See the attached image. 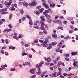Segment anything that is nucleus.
Listing matches in <instances>:
<instances>
[{
  "mask_svg": "<svg viewBox=\"0 0 78 78\" xmlns=\"http://www.w3.org/2000/svg\"><path fill=\"white\" fill-rule=\"evenodd\" d=\"M35 67L36 68H38L37 72L36 73L37 74V75H40L41 72V70L40 69V67H39V65L37 64Z\"/></svg>",
  "mask_w": 78,
  "mask_h": 78,
  "instance_id": "f257e3e1",
  "label": "nucleus"
},
{
  "mask_svg": "<svg viewBox=\"0 0 78 78\" xmlns=\"http://www.w3.org/2000/svg\"><path fill=\"white\" fill-rule=\"evenodd\" d=\"M39 23V21L38 20H37L36 21L34 22V28L36 29H38L39 27L37 25V23Z\"/></svg>",
  "mask_w": 78,
  "mask_h": 78,
  "instance_id": "f03ea898",
  "label": "nucleus"
},
{
  "mask_svg": "<svg viewBox=\"0 0 78 78\" xmlns=\"http://www.w3.org/2000/svg\"><path fill=\"white\" fill-rule=\"evenodd\" d=\"M49 42V40H46L44 41V43L41 44V45H42V46L44 47H48L47 42Z\"/></svg>",
  "mask_w": 78,
  "mask_h": 78,
  "instance_id": "7ed1b4c3",
  "label": "nucleus"
},
{
  "mask_svg": "<svg viewBox=\"0 0 78 78\" xmlns=\"http://www.w3.org/2000/svg\"><path fill=\"white\" fill-rule=\"evenodd\" d=\"M40 24L41 26H44L45 27V28L47 30L48 29V26L45 25V23H44V22L42 21H40Z\"/></svg>",
  "mask_w": 78,
  "mask_h": 78,
  "instance_id": "20e7f679",
  "label": "nucleus"
},
{
  "mask_svg": "<svg viewBox=\"0 0 78 78\" xmlns=\"http://www.w3.org/2000/svg\"><path fill=\"white\" fill-rule=\"evenodd\" d=\"M37 4V2H36L33 1L31 3H30L29 4V5L30 6H35L36 4Z\"/></svg>",
  "mask_w": 78,
  "mask_h": 78,
  "instance_id": "39448f33",
  "label": "nucleus"
},
{
  "mask_svg": "<svg viewBox=\"0 0 78 78\" xmlns=\"http://www.w3.org/2000/svg\"><path fill=\"white\" fill-rule=\"evenodd\" d=\"M30 72L31 73L34 74V73H35V72H36V68H33V69H30Z\"/></svg>",
  "mask_w": 78,
  "mask_h": 78,
  "instance_id": "423d86ee",
  "label": "nucleus"
},
{
  "mask_svg": "<svg viewBox=\"0 0 78 78\" xmlns=\"http://www.w3.org/2000/svg\"><path fill=\"white\" fill-rule=\"evenodd\" d=\"M44 59H45L46 61H47L48 62H51V59L50 57H48L47 58H44Z\"/></svg>",
  "mask_w": 78,
  "mask_h": 78,
  "instance_id": "0eeeda50",
  "label": "nucleus"
},
{
  "mask_svg": "<svg viewBox=\"0 0 78 78\" xmlns=\"http://www.w3.org/2000/svg\"><path fill=\"white\" fill-rule=\"evenodd\" d=\"M4 4L5 5H6V7L7 8H9V6L11 5V4L9 3L8 2H4Z\"/></svg>",
  "mask_w": 78,
  "mask_h": 78,
  "instance_id": "6e6552de",
  "label": "nucleus"
},
{
  "mask_svg": "<svg viewBox=\"0 0 78 78\" xmlns=\"http://www.w3.org/2000/svg\"><path fill=\"white\" fill-rule=\"evenodd\" d=\"M46 73H47L46 71L43 72V73H42L41 75V77H42V78H43V77H44L45 76V74Z\"/></svg>",
  "mask_w": 78,
  "mask_h": 78,
  "instance_id": "1a4fd4ad",
  "label": "nucleus"
},
{
  "mask_svg": "<svg viewBox=\"0 0 78 78\" xmlns=\"http://www.w3.org/2000/svg\"><path fill=\"white\" fill-rule=\"evenodd\" d=\"M22 4L23 6H26V7H27L29 5L28 4L25 2H23Z\"/></svg>",
  "mask_w": 78,
  "mask_h": 78,
  "instance_id": "9d476101",
  "label": "nucleus"
},
{
  "mask_svg": "<svg viewBox=\"0 0 78 78\" xmlns=\"http://www.w3.org/2000/svg\"><path fill=\"white\" fill-rule=\"evenodd\" d=\"M52 37L54 38V39H56L57 38V35L55 34H52Z\"/></svg>",
  "mask_w": 78,
  "mask_h": 78,
  "instance_id": "9b49d317",
  "label": "nucleus"
},
{
  "mask_svg": "<svg viewBox=\"0 0 78 78\" xmlns=\"http://www.w3.org/2000/svg\"><path fill=\"white\" fill-rule=\"evenodd\" d=\"M49 12V11L48 10H46L44 12H43V14L44 16H46L47 14V13H48Z\"/></svg>",
  "mask_w": 78,
  "mask_h": 78,
  "instance_id": "f8f14e48",
  "label": "nucleus"
},
{
  "mask_svg": "<svg viewBox=\"0 0 78 78\" xmlns=\"http://www.w3.org/2000/svg\"><path fill=\"white\" fill-rule=\"evenodd\" d=\"M40 18L42 22H44V21H45V18H44V16H41L40 17Z\"/></svg>",
  "mask_w": 78,
  "mask_h": 78,
  "instance_id": "ddd939ff",
  "label": "nucleus"
},
{
  "mask_svg": "<svg viewBox=\"0 0 78 78\" xmlns=\"http://www.w3.org/2000/svg\"><path fill=\"white\" fill-rule=\"evenodd\" d=\"M51 48H52L51 44H49L48 45V46L47 48V49H48V50H50Z\"/></svg>",
  "mask_w": 78,
  "mask_h": 78,
  "instance_id": "4468645a",
  "label": "nucleus"
},
{
  "mask_svg": "<svg viewBox=\"0 0 78 78\" xmlns=\"http://www.w3.org/2000/svg\"><path fill=\"white\" fill-rule=\"evenodd\" d=\"M7 8H5V9H3L1 10V12H4V11H7Z\"/></svg>",
  "mask_w": 78,
  "mask_h": 78,
  "instance_id": "2eb2a0df",
  "label": "nucleus"
},
{
  "mask_svg": "<svg viewBox=\"0 0 78 78\" xmlns=\"http://www.w3.org/2000/svg\"><path fill=\"white\" fill-rule=\"evenodd\" d=\"M30 21L29 22V24H30V25H33L34 24L33 23H32L33 21L31 20H29Z\"/></svg>",
  "mask_w": 78,
  "mask_h": 78,
  "instance_id": "dca6fc26",
  "label": "nucleus"
},
{
  "mask_svg": "<svg viewBox=\"0 0 78 78\" xmlns=\"http://www.w3.org/2000/svg\"><path fill=\"white\" fill-rule=\"evenodd\" d=\"M9 49H12V50H15V47H13L12 46H10L9 47Z\"/></svg>",
  "mask_w": 78,
  "mask_h": 78,
  "instance_id": "f3484780",
  "label": "nucleus"
},
{
  "mask_svg": "<svg viewBox=\"0 0 78 78\" xmlns=\"http://www.w3.org/2000/svg\"><path fill=\"white\" fill-rule=\"evenodd\" d=\"M72 55H73V56L77 55V53L75 52H73L72 53Z\"/></svg>",
  "mask_w": 78,
  "mask_h": 78,
  "instance_id": "a211bd4d",
  "label": "nucleus"
},
{
  "mask_svg": "<svg viewBox=\"0 0 78 78\" xmlns=\"http://www.w3.org/2000/svg\"><path fill=\"white\" fill-rule=\"evenodd\" d=\"M24 63L25 64V65H28L29 66H30V62H24Z\"/></svg>",
  "mask_w": 78,
  "mask_h": 78,
  "instance_id": "6ab92c4d",
  "label": "nucleus"
},
{
  "mask_svg": "<svg viewBox=\"0 0 78 78\" xmlns=\"http://www.w3.org/2000/svg\"><path fill=\"white\" fill-rule=\"evenodd\" d=\"M44 27V26H41L40 27V29L41 30H45V28Z\"/></svg>",
  "mask_w": 78,
  "mask_h": 78,
  "instance_id": "aec40b11",
  "label": "nucleus"
},
{
  "mask_svg": "<svg viewBox=\"0 0 78 78\" xmlns=\"http://www.w3.org/2000/svg\"><path fill=\"white\" fill-rule=\"evenodd\" d=\"M20 12L21 14H23L24 13V11L23 9H21L20 10Z\"/></svg>",
  "mask_w": 78,
  "mask_h": 78,
  "instance_id": "412c9836",
  "label": "nucleus"
},
{
  "mask_svg": "<svg viewBox=\"0 0 78 78\" xmlns=\"http://www.w3.org/2000/svg\"><path fill=\"white\" fill-rule=\"evenodd\" d=\"M50 6L52 8L53 7H55V4H51V3H50Z\"/></svg>",
  "mask_w": 78,
  "mask_h": 78,
  "instance_id": "4be33fe9",
  "label": "nucleus"
},
{
  "mask_svg": "<svg viewBox=\"0 0 78 78\" xmlns=\"http://www.w3.org/2000/svg\"><path fill=\"white\" fill-rule=\"evenodd\" d=\"M44 62H40L39 65V67H41V66H42V64H43Z\"/></svg>",
  "mask_w": 78,
  "mask_h": 78,
  "instance_id": "5701e85b",
  "label": "nucleus"
},
{
  "mask_svg": "<svg viewBox=\"0 0 78 78\" xmlns=\"http://www.w3.org/2000/svg\"><path fill=\"white\" fill-rule=\"evenodd\" d=\"M62 42H64V41L63 40H62L61 41V42H60L59 43V45H58V47H60V45H62Z\"/></svg>",
  "mask_w": 78,
  "mask_h": 78,
  "instance_id": "b1692460",
  "label": "nucleus"
},
{
  "mask_svg": "<svg viewBox=\"0 0 78 78\" xmlns=\"http://www.w3.org/2000/svg\"><path fill=\"white\" fill-rule=\"evenodd\" d=\"M57 44V43L56 42H54L52 43L51 45H56Z\"/></svg>",
  "mask_w": 78,
  "mask_h": 78,
  "instance_id": "393cba45",
  "label": "nucleus"
},
{
  "mask_svg": "<svg viewBox=\"0 0 78 78\" xmlns=\"http://www.w3.org/2000/svg\"><path fill=\"white\" fill-rule=\"evenodd\" d=\"M44 10V8H42L41 9H39V11H40L41 13H42V12H43V11Z\"/></svg>",
  "mask_w": 78,
  "mask_h": 78,
  "instance_id": "a878e982",
  "label": "nucleus"
},
{
  "mask_svg": "<svg viewBox=\"0 0 78 78\" xmlns=\"http://www.w3.org/2000/svg\"><path fill=\"white\" fill-rule=\"evenodd\" d=\"M46 17L47 18V19H50V15L47 14L46 15H45Z\"/></svg>",
  "mask_w": 78,
  "mask_h": 78,
  "instance_id": "bb28decb",
  "label": "nucleus"
},
{
  "mask_svg": "<svg viewBox=\"0 0 78 78\" xmlns=\"http://www.w3.org/2000/svg\"><path fill=\"white\" fill-rule=\"evenodd\" d=\"M34 42L35 44H38V39H36L34 41Z\"/></svg>",
  "mask_w": 78,
  "mask_h": 78,
  "instance_id": "cd10ccee",
  "label": "nucleus"
},
{
  "mask_svg": "<svg viewBox=\"0 0 78 78\" xmlns=\"http://www.w3.org/2000/svg\"><path fill=\"white\" fill-rule=\"evenodd\" d=\"M39 34L40 36H42L44 34V33L42 32H39Z\"/></svg>",
  "mask_w": 78,
  "mask_h": 78,
  "instance_id": "c85d7f7f",
  "label": "nucleus"
},
{
  "mask_svg": "<svg viewBox=\"0 0 78 78\" xmlns=\"http://www.w3.org/2000/svg\"><path fill=\"white\" fill-rule=\"evenodd\" d=\"M60 59V57H57L56 58H55V61H59V59Z\"/></svg>",
  "mask_w": 78,
  "mask_h": 78,
  "instance_id": "c756f323",
  "label": "nucleus"
},
{
  "mask_svg": "<svg viewBox=\"0 0 78 78\" xmlns=\"http://www.w3.org/2000/svg\"><path fill=\"white\" fill-rule=\"evenodd\" d=\"M56 74L57 73L56 72H55V73H53L52 75L53 76H55V77H56Z\"/></svg>",
  "mask_w": 78,
  "mask_h": 78,
  "instance_id": "7c9ffc66",
  "label": "nucleus"
},
{
  "mask_svg": "<svg viewBox=\"0 0 78 78\" xmlns=\"http://www.w3.org/2000/svg\"><path fill=\"white\" fill-rule=\"evenodd\" d=\"M67 19L69 20H70V21L72 20H73V18L72 17H69V18H68Z\"/></svg>",
  "mask_w": 78,
  "mask_h": 78,
  "instance_id": "2f4dec72",
  "label": "nucleus"
},
{
  "mask_svg": "<svg viewBox=\"0 0 78 78\" xmlns=\"http://www.w3.org/2000/svg\"><path fill=\"white\" fill-rule=\"evenodd\" d=\"M16 70V69L15 68H12L10 69V71H14Z\"/></svg>",
  "mask_w": 78,
  "mask_h": 78,
  "instance_id": "473e14b6",
  "label": "nucleus"
},
{
  "mask_svg": "<svg viewBox=\"0 0 78 78\" xmlns=\"http://www.w3.org/2000/svg\"><path fill=\"white\" fill-rule=\"evenodd\" d=\"M37 9H38L39 11V9H41V6L39 5L38 6H37Z\"/></svg>",
  "mask_w": 78,
  "mask_h": 78,
  "instance_id": "72a5a7b5",
  "label": "nucleus"
},
{
  "mask_svg": "<svg viewBox=\"0 0 78 78\" xmlns=\"http://www.w3.org/2000/svg\"><path fill=\"white\" fill-rule=\"evenodd\" d=\"M61 75V72H58L57 73V76H59V75Z\"/></svg>",
  "mask_w": 78,
  "mask_h": 78,
  "instance_id": "f704fd0d",
  "label": "nucleus"
},
{
  "mask_svg": "<svg viewBox=\"0 0 78 78\" xmlns=\"http://www.w3.org/2000/svg\"><path fill=\"white\" fill-rule=\"evenodd\" d=\"M27 18L29 19V20H31V18L28 15H27L26 16Z\"/></svg>",
  "mask_w": 78,
  "mask_h": 78,
  "instance_id": "c9c22d12",
  "label": "nucleus"
},
{
  "mask_svg": "<svg viewBox=\"0 0 78 78\" xmlns=\"http://www.w3.org/2000/svg\"><path fill=\"white\" fill-rule=\"evenodd\" d=\"M31 50L32 51H33L34 53H36V50H34L33 48H31Z\"/></svg>",
  "mask_w": 78,
  "mask_h": 78,
  "instance_id": "e433bc0d",
  "label": "nucleus"
},
{
  "mask_svg": "<svg viewBox=\"0 0 78 78\" xmlns=\"http://www.w3.org/2000/svg\"><path fill=\"white\" fill-rule=\"evenodd\" d=\"M71 38V37L69 36L66 37H64V39H70Z\"/></svg>",
  "mask_w": 78,
  "mask_h": 78,
  "instance_id": "4c0bfd02",
  "label": "nucleus"
},
{
  "mask_svg": "<svg viewBox=\"0 0 78 78\" xmlns=\"http://www.w3.org/2000/svg\"><path fill=\"white\" fill-rule=\"evenodd\" d=\"M30 45H29L28 44H26L24 45V46L26 47H28Z\"/></svg>",
  "mask_w": 78,
  "mask_h": 78,
  "instance_id": "58836bf2",
  "label": "nucleus"
},
{
  "mask_svg": "<svg viewBox=\"0 0 78 78\" xmlns=\"http://www.w3.org/2000/svg\"><path fill=\"white\" fill-rule=\"evenodd\" d=\"M22 20H23H23H26L27 19V18L25 17H23L21 18Z\"/></svg>",
  "mask_w": 78,
  "mask_h": 78,
  "instance_id": "ea45409f",
  "label": "nucleus"
},
{
  "mask_svg": "<svg viewBox=\"0 0 78 78\" xmlns=\"http://www.w3.org/2000/svg\"><path fill=\"white\" fill-rule=\"evenodd\" d=\"M12 14H10L9 16V19H12Z\"/></svg>",
  "mask_w": 78,
  "mask_h": 78,
  "instance_id": "a19ab883",
  "label": "nucleus"
},
{
  "mask_svg": "<svg viewBox=\"0 0 78 78\" xmlns=\"http://www.w3.org/2000/svg\"><path fill=\"white\" fill-rule=\"evenodd\" d=\"M48 22L49 23H51L53 22V20L51 19H50L48 20Z\"/></svg>",
  "mask_w": 78,
  "mask_h": 78,
  "instance_id": "79ce46f5",
  "label": "nucleus"
},
{
  "mask_svg": "<svg viewBox=\"0 0 78 78\" xmlns=\"http://www.w3.org/2000/svg\"><path fill=\"white\" fill-rule=\"evenodd\" d=\"M43 32L45 34H47V31H46V30H44L43 31Z\"/></svg>",
  "mask_w": 78,
  "mask_h": 78,
  "instance_id": "37998d69",
  "label": "nucleus"
},
{
  "mask_svg": "<svg viewBox=\"0 0 78 78\" xmlns=\"http://www.w3.org/2000/svg\"><path fill=\"white\" fill-rule=\"evenodd\" d=\"M77 64V62H74V63H73V66H75Z\"/></svg>",
  "mask_w": 78,
  "mask_h": 78,
  "instance_id": "c03bdc74",
  "label": "nucleus"
},
{
  "mask_svg": "<svg viewBox=\"0 0 78 78\" xmlns=\"http://www.w3.org/2000/svg\"><path fill=\"white\" fill-rule=\"evenodd\" d=\"M11 8V10H12V11H14L15 10V8L14 7V6H12Z\"/></svg>",
  "mask_w": 78,
  "mask_h": 78,
  "instance_id": "a18cd8bd",
  "label": "nucleus"
},
{
  "mask_svg": "<svg viewBox=\"0 0 78 78\" xmlns=\"http://www.w3.org/2000/svg\"><path fill=\"white\" fill-rule=\"evenodd\" d=\"M24 55H27V54L23 52L22 54V56H23Z\"/></svg>",
  "mask_w": 78,
  "mask_h": 78,
  "instance_id": "49530a36",
  "label": "nucleus"
},
{
  "mask_svg": "<svg viewBox=\"0 0 78 78\" xmlns=\"http://www.w3.org/2000/svg\"><path fill=\"white\" fill-rule=\"evenodd\" d=\"M18 37L19 38H20V39H21L22 38V34H19V36H18Z\"/></svg>",
  "mask_w": 78,
  "mask_h": 78,
  "instance_id": "de8ad7c7",
  "label": "nucleus"
},
{
  "mask_svg": "<svg viewBox=\"0 0 78 78\" xmlns=\"http://www.w3.org/2000/svg\"><path fill=\"white\" fill-rule=\"evenodd\" d=\"M58 23L59 24H60V25H62V22H61V20H59V22Z\"/></svg>",
  "mask_w": 78,
  "mask_h": 78,
  "instance_id": "09e8293b",
  "label": "nucleus"
},
{
  "mask_svg": "<svg viewBox=\"0 0 78 78\" xmlns=\"http://www.w3.org/2000/svg\"><path fill=\"white\" fill-rule=\"evenodd\" d=\"M49 62H48L47 61L45 63V64H46V65L47 66H48V65H49Z\"/></svg>",
  "mask_w": 78,
  "mask_h": 78,
  "instance_id": "8fccbe9b",
  "label": "nucleus"
},
{
  "mask_svg": "<svg viewBox=\"0 0 78 78\" xmlns=\"http://www.w3.org/2000/svg\"><path fill=\"white\" fill-rule=\"evenodd\" d=\"M58 70L59 71V72H61L62 71V69H61L60 68H58Z\"/></svg>",
  "mask_w": 78,
  "mask_h": 78,
  "instance_id": "3c124183",
  "label": "nucleus"
},
{
  "mask_svg": "<svg viewBox=\"0 0 78 78\" xmlns=\"http://www.w3.org/2000/svg\"><path fill=\"white\" fill-rule=\"evenodd\" d=\"M12 31V29H7V32H9V31Z\"/></svg>",
  "mask_w": 78,
  "mask_h": 78,
  "instance_id": "603ef678",
  "label": "nucleus"
},
{
  "mask_svg": "<svg viewBox=\"0 0 78 78\" xmlns=\"http://www.w3.org/2000/svg\"><path fill=\"white\" fill-rule=\"evenodd\" d=\"M65 59L67 61H69V58L68 57H66Z\"/></svg>",
  "mask_w": 78,
  "mask_h": 78,
  "instance_id": "864d4df0",
  "label": "nucleus"
},
{
  "mask_svg": "<svg viewBox=\"0 0 78 78\" xmlns=\"http://www.w3.org/2000/svg\"><path fill=\"white\" fill-rule=\"evenodd\" d=\"M36 76V75H34L33 76H31L30 78H35Z\"/></svg>",
  "mask_w": 78,
  "mask_h": 78,
  "instance_id": "5fc2aeb1",
  "label": "nucleus"
},
{
  "mask_svg": "<svg viewBox=\"0 0 78 78\" xmlns=\"http://www.w3.org/2000/svg\"><path fill=\"white\" fill-rule=\"evenodd\" d=\"M1 67H2V69H5V66L4 65H3V66H1Z\"/></svg>",
  "mask_w": 78,
  "mask_h": 78,
  "instance_id": "6e6d98bb",
  "label": "nucleus"
},
{
  "mask_svg": "<svg viewBox=\"0 0 78 78\" xmlns=\"http://www.w3.org/2000/svg\"><path fill=\"white\" fill-rule=\"evenodd\" d=\"M9 27V28H12V26L10 24H9L8 25Z\"/></svg>",
  "mask_w": 78,
  "mask_h": 78,
  "instance_id": "4d7b16f0",
  "label": "nucleus"
},
{
  "mask_svg": "<svg viewBox=\"0 0 78 78\" xmlns=\"http://www.w3.org/2000/svg\"><path fill=\"white\" fill-rule=\"evenodd\" d=\"M29 58H30V59L32 58H33V57L32 56V55H30L29 56Z\"/></svg>",
  "mask_w": 78,
  "mask_h": 78,
  "instance_id": "13d9d810",
  "label": "nucleus"
},
{
  "mask_svg": "<svg viewBox=\"0 0 78 78\" xmlns=\"http://www.w3.org/2000/svg\"><path fill=\"white\" fill-rule=\"evenodd\" d=\"M6 31H8V29H5V30H4V33H5V32H6Z\"/></svg>",
  "mask_w": 78,
  "mask_h": 78,
  "instance_id": "bf43d9fd",
  "label": "nucleus"
},
{
  "mask_svg": "<svg viewBox=\"0 0 78 78\" xmlns=\"http://www.w3.org/2000/svg\"><path fill=\"white\" fill-rule=\"evenodd\" d=\"M6 48V47H3L1 48V50H4Z\"/></svg>",
  "mask_w": 78,
  "mask_h": 78,
  "instance_id": "052dcab7",
  "label": "nucleus"
},
{
  "mask_svg": "<svg viewBox=\"0 0 78 78\" xmlns=\"http://www.w3.org/2000/svg\"><path fill=\"white\" fill-rule=\"evenodd\" d=\"M78 30V28H74V30L75 31H77V30Z\"/></svg>",
  "mask_w": 78,
  "mask_h": 78,
  "instance_id": "680f3d73",
  "label": "nucleus"
},
{
  "mask_svg": "<svg viewBox=\"0 0 78 78\" xmlns=\"http://www.w3.org/2000/svg\"><path fill=\"white\" fill-rule=\"evenodd\" d=\"M14 6L16 8H17V5L16 4H14Z\"/></svg>",
  "mask_w": 78,
  "mask_h": 78,
  "instance_id": "e2e57ef3",
  "label": "nucleus"
},
{
  "mask_svg": "<svg viewBox=\"0 0 78 78\" xmlns=\"http://www.w3.org/2000/svg\"><path fill=\"white\" fill-rule=\"evenodd\" d=\"M13 38L15 39H17V37L16 36H13Z\"/></svg>",
  "mask_w": 78,
  "mask_h": 78,
  "instance_id": "0e129e2a",
  "label": "nucleus"
},
{
  "mask_svg": "<svg viewBox=\"0 0 78 78\" xmlns=\"http://www.w3.org/2000/svg\"><path fill=\"white\" fill-rule=\"evenodd\" d=\"M70 28H71V29H73V26L72 25H70Z\"/></svg>",
  "mask_w": 78,
  "mask_h": 78,
  "instance_id": "69168bd1",
  "label": "nucleus"
},
{
  "mask_svg": "<svg viewBox=\"0 0 78 78\" xmlns=\"http://www.w3.org/2000/svg\"><path fill=\"white\" fill-rule=\"evenodd\" d=\"M37 46H38V47H40L41 46V44H36Z\"/></svg>",
  "mask_w": 78,
  "mask_h": 78,
  "instance_id": "338daca9",
  "label": "nucleus"
},
{
  "mask_svg": "<svg viewBox=\"0 0 78 78\" xmlns=\"http://www.w3.org/2000/svg\"><path fill=\"white\" fill-rule=\"evenodd\" d=\"M8 3L11 5V4L12 3V0H10Z\"/></svg>",
  "mask_w": 78,
  "mask_h": 78,
  "instance_id": "774afa93",
  "label": "nucleus"
}]
</instances>
